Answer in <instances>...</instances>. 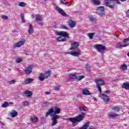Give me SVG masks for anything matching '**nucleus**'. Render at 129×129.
<instances>
[{
	"label": "nucleus",
	"mask_w": 129,
	"mask_h": 129,
	"mask_svg": "<svg viewBox=\"0 0 129 129\" xmlns=\"http://www.w3.org/2000/svg\"><path fill=\"white\" fill-rule=\"evenodd\" d=\"M2 106L4 108L8 107V106H9V104L8 102H5L3 104Z\"/></svg>",
	"instance_id": "36"
},
{
	"label": "nucleus",
	"mask_w": 129,
	"mask_h": 129,
	"mask_svg": "<svg viewBox=\"0 0 129 129\" xmlns=\"http://www.w3.org/2000/svg\"><path fill=\"white\" fill-rule=\"evenodd\" d=\"M127 46H128V44H122V43H119L116 44L117 48H124V47H127Z\"/></svg>",
	"instance_id": "20"
},
{
	"label": "nucleus",
	"mask_w": 129,
	"mask_h": 129,
	"mask_svg": "<svg viewBox=\"0 0 129 129\" xmlns=\"http://www.w3.org/2000/svg\"><path fill=\"white\" fill-rule=\"evenodd\" d=\"M9 105L10 104H14V103L13 102H10V103H9Z\"/></svg>",
	"instance_id": "60"
},
{
	"label": "nucleus",
	"mask_w": 129,
	"mask_h": 129,
	"mask_svg": "<svg viewBox=\"0 0 129 129\" xmlns=\"http://www.w3.org/2000/svg\"><path fill=\"white\" fill-rule=\"evenodd\" d=\"M53 112L54 114H59V113H61V109L58 107H53Z\"/></svg>",
	"instance_id": "13"
},
{
	"label": "nucleus",
	"mask_w": 129,
	"mask_h": 129,
	"mask_svg": "<svg viewBox=\"0 0 129 129\" xmlns=\"http://www.w3.org/2000/svg\"><path fill=\"white\" fill-rule=\"evenodd\" d=\"M78 46H79V43L75 42L74 44L72 45V46L70 48L71 50H74L76 49V48H78Z\"/></svg>",
	"instance_id": "17"
},
{
	"label": "nucleus",
	"mask_w": 129,
	"mask_h": 129,
	"mask_svg": "<svg viewBox=\"0 0 129 129\" xmlns=\"http://www.w3.org/2000/svg\"><path fill=\"white\" fill-rule=\"evenodd\" d=\"M84 117H85V113H82L75 118H67L66 120H69L73 123H76V122H80V121H82Z\"/></svg>",
	"instance_id": "2"
},
{
	"label": "nucleus",
	"mask_w": 129,
	"mask_h": 129,
	"mask_svg": "<svg viewBox=\"0 0 129 129\" xmlns=\"http://www.w3.org/2000/svg\"><path fill=\"white\" fill-rule=\"evenodd\" d=\"M26 55H29V53H26Z\"/></svg>",
	"instance_id": "63"
},
{
	"label": "nucleus",
	"mask_w": 129,
	"mask_h": 129,
	"mask_svg": "<svg viewBox=\"0 0 129 129\" xmlns=\"http://www.w3.org/2000/svg\"><path fill=\"white\" fill-rule=\"evenodd\" d=\"M100 94L103 96V99L105 103H107L108 101H109V97H108V96L105 94L100 93Z\"/></svg>",
	"instance_id": "12"
},
{
	"label": "nucleus",
	"mask_w": 129,
	"mask_h": 129,
	"mask_svg": "<svg viewBox=\"0 0 129 129\" xmlns=\"http://www.w3.org/2000/svg\"><path fill=\"white\" fill-rule=\"evenodd\" d=\"M60 2L61 4H64V2H65V0H60Z\"/></svg>",
	"instance_id": "55"
},
{
	"label": "nucleus",
	"mask_w": 129,
	"mask_h": 129,
	"mask_svg": "<svg viewBox=\"0 0 129 129\" xmlns=\"http://www.w3.org/2000/svg\"><path fill=\"white\" fill-rule=\"evenodd\" d=\"M21 18L22 21V23H26V20H25V15L24 14L21 15Z\"/></svg>",
	"instance_id": "39"
},
{
	"label": "nucleus",
	"mask_w": 129,
	"mask_h": 129,
	"mask_svg": "<svg viewBox=\"0 0 129 129\" xmlns=\"http://www.w3.org/2000/svg\"><path fill=\"white\" fill-rule=\"evenodd\" d=\"M118 116V114L115 113V114H110L108 113V117L109 118H116Z\"/></svg>",
	"instance_id": "18"
},
{
	"label": "nucleus",
	"mask_w": 129,
	"mask_h": 129,
	"mask_svg": "<svg viewBox=\"0 0 129 129\" xmlns=\"http://www.w3.org/2000/svg\"><path fill=\"white\" fill-rule=\"evenodd\" d=\"M52 72L51 71H48L45 72L44 74L41 73L39 75V77L38 78L39 80L40 81H44L45 79H47V78H49V76L51 75Z\"/></svg>",
	"instance_id": "3"
},
{
	"label": "nucleus",
	"mask_w": 129,
	"mask_h": 129,
	"mask_svg": "<svg viewBox=\"0 0 129 129\" xmlns=\"http://www.w3.org/2000/svg\"><path fill=\"white\" fill-rule=\"evenodd\" d=\"M127 55L128 57H129V52H127Z\"/></svg>",
	"instance_id": "61"
},
{
	"label": "nucleus",
	"mask_w": 129,
	"mask_h": 129,
	"mask_svg": "<svg viewBox=\"0 0 129 129\" xmlns=\"http://www.w3.org/2000/svg\"><path fill=\"white\" fill-rule=\"evenodd\" d=\"M49 104H50V103L49 102H45L44 104V106H48V105H49Z\"/></svg>",
	"instance_id": "48"
},
{
	"label": "nucleus",
	"mask_w": 129,
	"mask_h": 129,
	"mask_svg": "<svg viewBox=\"0 0 129 129\" xmlns=\"http://www.w3.org/2000/svg\"><path fill=\"white\" fill-rule=\"evenodd\" d=\"M51 113H54V108H51L48 110V112L46 113V117L49 116Z\"/></svg>",
	"instance_id": "21"
},
{
	"label": "nucleus",
	"mask_w": 129,
	"mask_h": 129,
	"mask_svg": "<svg viewBox=\"0 0 129 129\" xmlns=\"http://www.w3.org/2000/svg\"><path fill=\"white\" fill-rule=\"evenodd\" d=\"M92 3L94 4L95 6H98V5H100V2H99L98 0H92Z\"/></svg>",
	"instance_id": "33"
},
{
	"label": "nucleus",
	"mask_w": 129,
	"mask_h": 129,
	"mask_svg": "<svg viewBox=\"0 0 129 129\" xmlns=\"http://www.w3.org/2000/svg\"><path fill=\"white\" fill-rule=\"evenodd\" d=\"M2 19L4 20H9V17L6 15L2 16Z\"/></svg>",
	"instance_id": "43"
},
{
	"label": "nucleus",
	"mask_w": 129,
	"mask_h": 129,
	"mask_svg": "<svg viewBox=\"0 0 129 129\" xmlns=\"http://www.w3.org/2000/svg\"><path fill=\"white\" fill-rule=\"evenodd\" d=\"M67 53L70 54L72 56H75V57H78V56L80 55V51H79V52L74 51V52H68Z\"/></svg>",
	"instance_id": "16"
},
{
	"label": "nucleus",
	"mask_w": 129,
	"mask_h": 129,
	"mask_svg": "<svg viewBox=\"0 0 129 129\" xmlns=\"http://www.w3.org/2000/svg\"><path fill=\"white\" fill-rule=\"evenodd\" d=\"M26 3L24 2H21L19 4V6L24 7H26Z\"/></svg>",
	"instance_id": "40"
},
{
	"label": "nucleus",
	"mask_w": 129,
	"mask_h": 129,
	"mask_svg": "<svg viewBox=\"0 0 129 129\" xmlns=\"http://www.w3.org/2000/svg\"><path fill=\"white\" fill-rule=\"evenodd\" d=\"M23 104L24 105H26L27 106V105H29V102L28 101H26V102H23Z\"/></svg>",
	"instance_id": "45"
},
{
	"label": "nucleus",
	"mask_w": 129,
	"mask_h": 129,
	"mask_svg": "<svg viewBox=\"0 0 129 129\" xmlns=\"http://www.w3.org/2000/svg\"><path fill=\"white\" fill-rule=\"evenodd\" d=\"M22 60L21 58H17L16 59V62L17 63H21V62H22Z\"/></svg>",
	"instance_id": "44"
},
{
	"label": "nucleus",
	"mask_w": 129,
	"mask_h": 129,
	"mask_svg": "<svg viewBox=\"0 0 129 129\" xmlns=\"http://www.w3.org/2000/svg\"><path fill=\"white\" fill-rule=\"evenodd\" d=\"M9 83H10V84H15V83H16V81L12 80L11 81H10Z\"/></svg>",
	"instance_id": "46"
},
{
	"label": "nucleus",
	"mask_w": 129,
	"mask_h": 129,
	"mask_svg": "<svg viewBox=\"0 0 129 129\" xmlns=\"http://www.w3.org/2000/svg\"><path fill=\"white\" fill-rule=\"evenodd\" d=\"M24 94H25L26 97H32L33 93L31 91H26L24 92Z\"/></svg>",
	"instance_id": "14"
},
{
	"label": "nucleus",
	"mask_w": 129,
	"mask_h": 129,
	"mask_svg": "<svg viewBox=\"0 0 129 129\" xmlns=\"http://www.w3.org/2000/svg\"><path fill=\"white\" fill-rule=\"evenodd\" d=\"M10 115L12 117H16L18 115V112L15 110H13L10 112Z\"/></svg>",
	"instance_id": "19"
},
{
	"label": "nucleus",
	"mask_w": 129,
	"mask_h": 129,
	"mask_svg": "<svg viewBox=\"0 0 129 129\" xmlns=\"http://www.w3.org/2000/svg\"><path fill=\"white\" fill-rule=\"evenodd\" d=\"M24 44H25V40L20 41L17 42V43L15 44L14 46L16 48H17L18 47H21V46H23V45H24Z\"/></svg>",
	"instance_id": "15"
},
{
	"label": "nucleus",
	"mask_w": 129,
	"mask_h": 129,
	"mask_svg": "<svg viewBox=\"0 0 129 129\" xmlns=\"http://www.w3.org/2000/svg\"><path fill=\"white\" fill-rule=\"evenodd\" d=\"M95 34V33H89L87 34V36H88L90 39H93V36Z\"/></svg>",
	"instance_id": "32"
},
{
	"label": "nucleus",
	"mask_w": 129,
	"mask_h": 129,
	"mask_svg": "<svg viewBox=\"0 0 129 129\" xmlns=\"http://www.w3.org/2000/svg\"><path fill=\"white\" fill-rule=\"evenodd\" d=\"M50 116H51L52 126L56 125V124L58 123L57 119H59V118H61V116L57 114H51Z\"/></svg>",
	"instance_id": "4"
},
{
	"label": "nucleus",
	"mask_w": 129,
	"mask_h": 129,
	"mask_svg": "<svg viewBox=\"0 0 129 129\" xmlns=\"http://www.w3.org/2000/svg\"><path fill=\"white\" fill-rule=\"evenodd\" d=\"M98 14L99 16H103L104 15L105 12H104V7L103 6H100L98 7Z\"/></svg>",
	"instance_id": "9"
},
{
	"label": "nucleus",
	"mask_w": 129,
	"mask_h": 129,
	"mask_svg": "<svg viewBox=\"0 0 129 129\" xmlns=\"http://www.w3.org/2000/svg\"><path fill=\"white\" fill-rule=\"evenodd\" d=\"M128 113L129 114V112H128Z\"/></svg>",
	"instance_id": "64"
},
{
	"label": "nucleus",
	"mask_w": 129,
	"mask_h": 129,
	"mask_svg": "<svg viewBox=\"0 0 129 129\" xmlns=\"http://www.w3.org/2000/svg\"><path fill=\"white\" fill-rule=\"evenodd\" d=\"M94 48H96L97 51L99 53H101L102 51H105V50H106V47L101 44H96L94 46Z\"/></svg>",
	"instance_id": "6"
},
{
	"label": "nucleus",
	"mask_w": 129,
	"mask_h": 129,
	"mask_svg": "<svg viewBox=\"0 0 129 129\" xmlns=\"http://www.w3.org/2000/svg\"><path fill=\"white\" fill-rule=\"evenodd\" d=\"M63 5H66V6H67V5H68V3H67V2H64Z\"/></svg>",
	"instance_id": "56"
},
{
	"label": "nucleus",
	"mask_w": 129,
	"mask_h": 129,
	"mask_svg": "<svg viewBox=\"0 0 129 129\" xmlns=\"http://www.w3.org/2000/svg\"><path fill=\"white\" fill-rule=\"evenodd\" d=\"M120 2H126V0H120Z\"/></svg>",
	"instance_id": "59"
},
{
	"label": "nucleus",
	"mask_w": 129,
	"mask_h": 129,
	"mask_svg": "<svg viewBox=\"0 0 129 129\" xmlns=\"http://www.w3.org/2000/svg\"><path fill=\"white\" fill-rule=\"evenodd\" d=\"M68 23L70 28H74L75 26H76V23H75V21L72 20H69Z\"/></svg>",
	"instance_id": "11"
},
{
	"label": "nucleus",
	"mask_w": 129,
	"mask_h": 129,
	"mask_svg": "<svg viewBox=\"0 0 129 129\" xmlns=\"http://www.w3.org/2000/svg\"><path fill=\"white\" fill-rule=\"evenodd\" d=\"M89 128V129H94V128H96L94 127V126H92L90 127Z\"/></svg>",
	"instance_id": "54"
},
{
	"label": "nucleus",
	"mask_w": 129,
	"mask_h": 129,
	"mask_svg": "<svg viewBox=\"0 0 129 129\" xmlns=\"http://www.w3.org/2000/svg\"><path fill=\"white\" fill-rule=\"evenodd\" d=\"M61 87V85L55 86L54 87L53 90H55L56 91H58L60 88Z\"/></svg>",
	"instance_id": "37"
},
{
	"label": "nucleus",
	"mask_w": 129,
	"mask_h": 129,
	"mask_svg": "<svg viewBox=\"0 0 129 129\" xmlns=\"http://www.w3.org/2000/svg\"><path fill=\"white\" fill-rule=\"evenodd\" d=\"M55 10L57 11V12H58V13L61 15V16H63V17H68V15H67V14L64 12V10H63V9H61L60 7H56Z\"/></svg>",
	"instance_id": "7"
},
{
	"label": "nucleus",
	"mask_w": 129,
	"mask_h": 129,
	"mask_svg": "<svg viewBox=\"0 0 129 129\" xmlns=\"http://www.w3.org/2000/svg\"><path fill=\"white\" fill-rule=\"evenodd\" d=\"M86 69L87 71H90V70H91V68H90V66L88 63H87V64L86 66Z\"/></svg>",
	"instance_id": "38"
},
{
	"label": "nucleus",
	"mask_w": 129,
	"mask_h": 129,
	"mask_svg": "<svg viewBox=\"0 0 129 129\" xmlns=\"http://www.w3.org/2000/svg\"><path fill=\"white\" fill-rule=\"evenodd\" d=\"M34 81V79L28 78L24 81V84H29Z\"/></svg>",
	"instance_id": "23"
},
{
	"label": "nucleus",
	"mask_w": 129,
	"mask_h": 129,
	"mask_svg": "<svg viewBox=\"0 0 129 129\" xmlns=\"http://www.w3.org/2000/svg\"><path fill=\"white\" fill-rule=\"evenodd\" d=\"M122 87V88H124L125 89L128 90L129 83L128 82L123 83Z\"/></svg>",
	"instance_id": "25"
},
{
	"label": "nucleus",
	"mask_w": 129,
	"mask_h": 129,
	"mask_svg": "<svg viewBox=\"0 0 129 129\" xmlns=\"http://www.w3.org/2000/svg\"><path fill=\"white\" fill-rule=\"evenodd\" d=\"M105 93H106V94H109V93H110V92H109V91L107 90L105 91Z\"/></svg>",
	"instance_id": "51"
},
{
	"label": "nucleus",
	"mask_w": 129,
	"mask_h": 129,
	"mask_svg": "<svg viewBox=\"0 0 129 129\" xmlns=\"http://www.w3.org/2000/svg\"><path fill=\"white\" fill-rule=\"evenodd\" d=\"M61 29H63V30H68V27L64 25H60Z\"/></svg>",
	"instance_id": "41"
},
{
	"label": "nucleus",
	"mask_w": 129,
	"mask_h": 129,
	"mask_svg": "<svg viewBox=\"0 0 129 129\" xmlns=\"http://www.w3.org/2000/svg\"><path fill=\"white\" fill-rule=\"evenodd\" d=\"M35 21L41 22V21H43V18H42V17H41L40 15H36Z\"/></svg>",
	"instance_id": "29"
},
{
	"label": "nucleus",
	"mask_w": 129,
	"mask_h": 129,
	"mask_svg": "<svg viewBox=\"0 0 129 129\" xmlns=\"http://www.w3.org/2000/svg\"><path fill=\"white\" fill-rule=\"evenodd\" d=\"M38 25H39V26H43V23H38Z\"/></svg>",
	"instance_id": "57"
},
{
	"label": "nucleus",
	"mask_w": 129,
	"mask_h": 129,
	"mask_svg": "<svg viewBox=\"0 0 129 129\" xmlns=\"http://www.w3.org/2000/svg\"><path fill=\"white\" fill-rule=\"evenodd\" d=\"M28 33L29 34H31L34 33V29H33V26L32 25V24H29Z\"/></svg>",
	"instance_id": "24"
},
{
	"label": "nucleus",
	"mask_w": 129,
	"mask_h": 129,
	"mask_svg": "<svg viewBox=\"0 0 129 129\" xmlns=\"http://www.w3.org/2000/svg\"><path fill=\"white\" fill-rule=\"evenodd\" d=\"M56 34L57 36H61L56 38L57 41L59 42H66V38L69 39V34L65 31L56 32Z\"/></svg>",
	"instance_id": "1"
},
{
	"label": "nucleus",
	"mask_w": 129,
	"mask_h": 129,
	"mask_svg": "<svg viewBox=\"0 0 129 129\" xmlns=\"http://www.w3.org/2000/svg\"><path fill=\"white\" fill-rule=\"evenodd\" d=\"M79 109L81 111H87V110H85V109H84V107H79Z\"/></svg>",
	"instance_id": "42"
},
{
	"label": "nucleus",
	"mask_w": 129,
	"mask_h": 129,
	"mask_svg": "<svg viewBox=\"0 0 129 129\" xmlns=\"http://www.w3.org/2000/svg\"><path fill=\"white\" fill-rule=\"evenodd\" d=\"M95 82L96 84V87L99 91L100 93H101V87L100 86L104 85V81L101 79L95 80Z\"/></svg>",
	"instance_id": "5"
},
{
	"label": "nucleus",
	"mask_w": 129,
	"mask_h": 129,
	"mask_svg": "<svg viewBox=\"0 0 129 129\" xmlns=\"http://www.w3.org/2000/svg\"><path fill=\"white\" fill-rule=\"evenodd\" d=\"M31 18H32V19H34V18H35V16L32 15V16H31Z\"/></svg>",
	"instance_id": "58"
},
{
	"label": "nucleus",
	"mask_w": 129,
	"mask_h": 129,
	"mask_svg": "<svg viewBox=\"0 0 129 129\" xmlns=\"http://www.w3.org/2000/svg\"><path fill=\"white\" fill-rule=\"evenodd\" d=\"M30 119H31V120L32 121H34V122H37V121H38V117H37L35 116L31 117Z\"/></svg>",
	"instance_id": "31"
},
{
	"label": "nucleus",
	"mask_w": 129,
	"mask_h": 129,
	"mask_svg": "<svg viewBox=\"0 0 129 129\" xmlns=\"http://www.w3.org/2000/svg\"><path fill=\"white\" fill-rule=\"evenodd\" d=\"M90 123V121L86 122V123L80 129H87L88 128V126H89Z\"/></svg>",
	"instance_id": "26"
},
{
	"label": "nucleus",
	"mask_w": 129,
	"mask_h": 129,
	"mask_svg": "<svg viewBox=\"0 0 129 129\" xmlns=\"http://www.w3.org/2000/svg\"><path fill=\"white\" fill-rule=\"evenodd\" d=\"M117 4H120V2H119V0H114Z\"/></svg>",
	"instance_id": "53"
},
{
	"label": "nucleus",
	"mask_w": 129,
	"mask_h": 129,
	"mask_svg": "<svg viewBox=\"0 0 129 129\" xmlns=\"http://www.w3.org/2000/svg\"><path fill=\"white\" fill-rule=\"evenodd\" d=\"M107 7L110 9H113L114 8V3L112 0H105V1Z\"/></svg>",
	"instance_id": "8"
},
{
	"label": "nucleus",
	"mask_w": 129,
	"mask_h": 129,
	"mask_svg": "<svg viewBox=\"0 0 129 129\" xmlns=\"http://www.w3.org/2000/svg\"><path fill=\"white\" fill-rule=\"evenodd\" d=\"M124 43H127V42H129V37L127 38H125L124 39Z\"/></svg>",
	"instance_id": "47"
},
{
	"label": "nucleus",
	"mask_w": 129,
	"mask_h": 129,
	"mask_svg": "<svg viewBox=\"0 0 129 129\" xmlns=\"http://www.w3.org/2000/svg\"><path fill=\"white\" fill-rule=\"evenodd\" d=\"M89 21L92 22V23H96V19L93 17V16H91L89 17Z\"/></svg>",
	"instance_id": "30"
},
{
	"label": "nucleus",
	"mask_w": 129,
	"mask_h": 129,
	"mask_svg": "<svg viewBox=\"0 0 129 129\" xmlns=\"http://www.w3.org/2000/svg\"><path fill=\"white\" fill-rule=\"evenodd\" d=\"M83 94L84 95H90V92L88 91V90L85 89L83 90Z\"/></svg>",
	"instance_id": "27"
},
{
	"label": "nucleus",
	"mask_w": 129,
	"mask_h": 129,
	"mask_svg": "<svg viewBox=\"0 0 129 129\" xmlns=\"http://www.w3.org/2000/svg\"><path fill=\"white\" fill-rule=\"evenodd\" d=\"M32 70H33V66H30L26 69L24 70V72L26 74H27V75H29V74H31Z\"/></svg>",
	"instance_id": "10"
},
{
	"label": "nucleus",
	"mask_w": 129,
	"mask_h": 129,
	"mask_svg": "<svg viewBox=\"0 0 129 129\" xmlns=\"http://www.w3.org/2000/svg\"><path fill=\"white\" fill-rule=\"evenodd\" d=\"M126 16L128 18H129V10L126 12Z\"/></svg>",
	"instance_id": "52"
},
{
	"label": "nucleus",
	"mask_w": 129,
	"mask_h": 129,
	"mask_svg": "<svg viewBox=\"0 0 129 129\" xmlns=\"http://www.w3.org/2000/svg\"><path fill=\"white\" fill-rule=\"evenodd\" d=\"M94 100H96V98H94Z\"/></svg>",
	"instance_id": "62"
},
{
	"label": "nucleus",
	"mask_w": 129,
	"mask_h": 129,
	"mask_svg": "<svg viewBox=\"0 0 129 129\" xmlns=\"http://www.w3.org/2000/svg\"><path fill=\"white\" fill-rule=\"evenodd\" d=\"M0 123H1V125L3 126V127H4V126H5V123H4V122H3L2 121H0Z\"/></svg>",
	"instance_id": "50"
},
{
	"label": "nucleus",
	"mask_w": 129,
	"mask_h": 129,
	"mask_svg": "<svg viewBox=\"0 0 129 129\" xmlns=\"http://www.w3.org/2000/svg\"><path fill=\"white\" fill-rule=\"evenodd\" d=\"M76 78L77 80H78V81H80V80H82V79H83V78H84V76H79Z\"/></svg>",
	"instance_id": "35"
},
{
	"label": "nucleus",
	"mask_w": 129,
	"mask_h": 129,
	"mask_svg": "<svg viewBox=\"0 0 129 129\" xmlns=\"http://www.w3.org/2000/svg\"><path fill=\"white\" fill-rule=\"evenodd\" d=\"M112 110H114L115 112H118L120 111V108L117 106H114L112 108Z\"/></svg>",
	"instance_id": "28"
},
{
	"label": "nucleus",
	"mask_w": 129,
	"mask_h": 129,
	"mask_svg": "<svg viewBox=\"0 0 129 129\" xmlns=\"http://www.w3.org/2000/svg\"><path fill=\"white\" fill-rule=\"evenodd\" d=\"M45 94H46V95H49L51 94V92H45Z\"/></svg>",
	"instance_id": "49"
},
{
	"label": "nucleus",
	"mask_w": 129,
	"mask_h": 129,
	"mask_svg": "<svg viewBox=\"0 0 129 129\" xmlns=\"http://www.w3.org/2000/svg\"><path fill=\"white\" fill-rule=\"evenodd\" d=\"M120 69H121L123 71H125V70H127V66L124 63L120 66Z\"/></svg>",
	"instance_id": "22"
},
{
	"label": "nucleus",
	"mask_w": 129,
	"mask_h": 129,
	"mask_svg": "<svg viewBox=\"0 0 129 129\" xmlns=\"http://www.w3.org/2000/svg\"><path fill=\"white\" fill-rule=\"evenodd\" d=\"M70 79H75L76 78V76L75 75L72 74L69 75Z\"/></svg>",
	"instance_id": "34"
}]
</instances>
